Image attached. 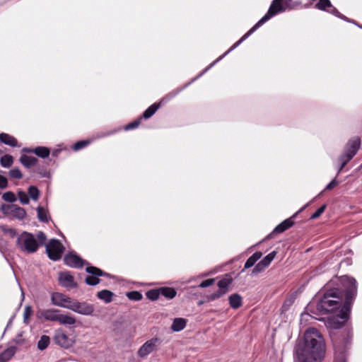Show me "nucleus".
Returning <instances> with one entry per match:
<instances>
[{"label":"nucleus","mask_w":362,"mask_h":362,"mask_svg":"<svg viewBox=\"0 0 362 362\" xmlns=\"http://www.w3.org/2000/svg\"><path fill=\"white\" fill-rule=\"evenodd\" d=\"M37 217L40 221H41L42 222L48 221L47 211L43 207H41V206L37 207Z\"/></svg>","instance_id":"obj_31"},{"label":"nucleus","mask_w":362,"mask_h":362,"mask_svg":"<svg viewBox=\"0 0 362 362\" xmlns=\"http://www.w3.org/2000/svg\"><path fill=\"white\" fill-rule=\"evenodd\" d=\"M127 296L128 297V298L129 300H140L142 299V297H143L142 294L140 292L136 291L128 292L127 293Z\"/></svg>","instance_id":"obj_34"},{"label":"nucleus","mask_w":362,"mask_h":362,"mask_svg":"<svg viewBox=\"0 0 362 362\" xmlns=\"http://www.w3.org/2000/svg\"><path fill=\"white\" fill-rule=\"evenodd\" d=\"M338 185V182L334 179L327 186L325 189L330 190Z\"/></svg>","instance_id":"obj_49"},{"label":"nucleus","mask_w":362,"mask_h":362,"mask_svg":"<svg viewBox=\"0 0 362 362\" xmlns=\"http://www.w3.org/2000/svg\"><path fill=\"white\" fill-rule=\"evenodd\" d=\"M176 291L170 287L160 288V294L167 298L172 299L176 296Z\"/></svg>","instance_id":"obj_25"},{"label":"nucleus","mask_w":362,"mask_h":362,"mask_svg":"<svg viewBox=\"0 0 362 362\" xmlns=\"http://www.w3.org/2000/svg\"><path fill=\"white\" fill-rule=\"evenodd\" d=\"M64 261L67 266L74 268H81L85 264L80 257L71 253L66 255Z\"/></svg>","instance_id":"obj_14"},{"label":"nucleus","mask_w":362,"mask_h":362,"mask_svg":"<svg viewBox=\"0 0 362 362\" xmlns=\"http://www.w3.org/2000/svg\"><path fill=\"white\" fill-rule=\"evenodd\" d=\"M35 238L37 240L38 244H40V246L45 243V242L46 240V235L43 232L40 231L37 233Z\"/></svg>","instance_id":"obj_42"},{"label":"nucleus","mask_w":362,"mask_h":362,"mask_svg":"<svg viewBox=\"0 0 362 362\" xmlns=\"http://www.w3.org/2000/svg\"><path fill=\"white\" fill-rule=\"evenodd\" d=\"M32 314V309L30 306H26L25 308L23 317H24V322L28 323V320L30 318V315Z\"/></svg>","instance_id":"obj_44"},{"label":"nucleus","mask_w":362,"mask_h":362,"mask_svg":"<svg viewBox=\"0 0 362 362\" xmlns=\"http://www.w3.org/2000/svg\"><path fill=\"white\" fill-rule=\"evenodd\" d=\"M0 141L12 147L18 146L16 139L6 133L0 134Z\"/></svg>","instance_id":"obj_18"},{"label":"nucleus","mask_w":362,"mask_h":362,"mask_svg":"<svg viewBox=\"0 0 362 362\" xmlns=\"http://www.w3.org/2000/svg\"><path fill=\"white\" fill-rule=\"evenodd\" d=\"M28 194L33 200H37L39 197V190L35 186H30L28 188Z\"/></svg>","instance_id":"obj_37"},{"label":"nucleus","mask_w":362,"mask_h":362,"mask_svg":"<svg viewBox=\"0 0 362 362\" xmlns=\"http://www.w3.org/2000/svg\"><path fill=\"white\" fill-rule=\"evenodd\" d=\"M332 4L329 0H320L316 4V8L320 10H326L327 8H331Z\"/></svg>","instance_id":"obj_35"},{"label":"nucleus","mask_w":362,"mask_h":362,"mask_svg":"<svg viewBox=\"0 0 362 362\" xmlns=\"http://www.w3.org/2000/svg\"><path fill=\"white\" fill-rule=\"evenodd\" d=\"M356 292V281L354 278L347 276L334 278L327 284L317 309L324 314L333 312L341 305L344 296L346 298L345 308H348Z\"/></svg>","instance_id":"obj_1"},{"label":"nucleus","mask_w":362,"mask_h":362,"mask_svg":"<svg viewBox=\"0 0 362 362\" xmlns=\"http://www.w3.org/2000/svg\"><path fill=\"white\" fill-rule=\"evenodd\" d=\"M88 144V141H81L75 144L74 145V149L75 150H80L83 148H84L87 144Z\"/></svg>","instance_id":"obj_47"},{"label":"nucleus","mask_w":362,"mask_h":362,"mask_svg":"<svg viewBox=\"0 0 362 362\" xmlns=\"http://www.w3.org/2000/svg\"><path fill=\"white\" fill-rule=\"evenodd\" d=\"M16 246L20 251L32 254L38 250L40 244L33 234L24 231L18 236Z\"/></svg>","instance_id":"obj_4"},{"label":"nucleus","mask_w":362,"mask_h":362,"mask_svg":"<svg viewBox=\"0 0 362 362\" xmlns=\"http://www.w3.org/2000/svg\"><path fill=\"white\" fill-rule=\"evenodd\" d=\"M37 173L40 174L42 175V177L48 176V173L47 171H43V172L37 171Z\"/></svg>","instance_id":"obj_54"},{"label":"nucleus","mask_w":362,"mask_h":362,"mask_svg":"<svg viewBox=\"0 0 362 362\" xmlns=\"http://www.w3.org/2000/svg\"><path fill=\"white\" fill-rule=\"evenodd\" d=\"M140 119H138L136 121H134V122H132L129 124H128L127 126H126V129L127 130H129V129H134V128H136L137 127H139V124H140Z\"/></svg>","instance_id":"obj_46"},{"label":"nucleus","mask_w":362,"mask_h":362,"mask_svg":"<svg viewBox=\"0 0 362 362\" xmlns=\"http://www.w3.org/2000/svg\"><path fill=\"white\" fill-rule=\"evenodd\" d=\"M17 348L15 346H11L0 354V362L9 361L16 354Z\"/></svg>","instance_id":"obj_16"},{"label":"nucleus","mask_w":362,"mask_h":362,"mask_svg":"<svg viewBox=\"0 0 362 362\" xmlns=\"http://www.w3.org/2000/svg\"><path fill=\"white\" fill-rule=\"evenodd\" d=\"M41 316L46 320L57 322L62 325H74L76 318L70 315L62 314L56 309H47L41 312Z\"/></svg>","instance_id":"obj_5"},{"label":"nucleus","mask_w":362,"mask_h":362,"mask_svg":"<svg viewBox=\"0 0 362 362\" xmlns=\"http://www.w3.org/2000/svg\"><path fill=\"white\" fill-rule=\"evenodd\" d=\"M86 271L90 274L86 278V283L90 286L98 284L100 283L99 276H108L107 274L95 267H87Z\"/></svg>","instance_id":"obj_10"},{"label":"nucleus","mask_w":362,"mask_h":362,"mask_svg":"<svg viewBox=\"0 0 362 362\" xmlns=\"http://www.w3.org/2000/svg\"><path fill=\"white\" fill-rule=\"evenodd\" d=\"M187 325V320L182 317L175 318L172 325L171 329L173 332H180Z\"/></svg>","instance_id":"obj_20"},{"label":"nucleus","mask_w":362,"mask_h":362,"mask_svg":"<svg viewBox=\"0 0 362 362\" xmlns=\"http://www.w3.org/2000/svg\"><path fill=\"white\" fill-rule=\"evenodd\" d=\"M49 337L47 335H42L37 342V348L40 350L45 349L49 344Z\"/></svg>","instance_id":"obj_29"},{"label":"nucleus","mask_w":362,"mask_h":362,"mask_svg":"<svg viewBox=\"0 0 362 362\" xmlns=\"http://www.w3.org/2000/svg\"><path fill=\"white\" fill-rule=\"evenodd\" d=\"M69 309L83 315H90L94 312L93 305L86 302H79L74 299Z\"/></svg>","instance_id":"obj_9"},{"label":"nucleus","mask_w":362,"mask_h":362,"mask_svg":"<svg viewBox=\"0 0 362 362\" xmlns=\"http://www.w3.org/2000/svg\"><path fill=\"white\" fill-rule=\"evenodd\" d=\"M325 354V344L320 332L313 327L308 328L304 334V341L298 344L296 358L299 362L321 361Z\"/></svg>","instance_id":"obj_2"},{"label":"nucleus","mask_w":362,"mask_h":362,"mask_svg":"<svg viewBox=\"0 0 362 362\" xmlns=\"http://www.w3.org/2000/svg\"><path fill=\"white\" fill-rule=\"evenodd\" d=\"M300 3L293 1L292 0H274L267 11V13L252 28H250L238 42H236L224 54L226 55L232 49L238 47L243 41L247 38L259 27L265 22L280 12L286 10L295 9L300 6Z\"/></svg>","instance_id":"obj_3"},{"label":"nucleus","mask_w":362,"mask_h":362,"mask_svg":"<svg viewBox=\"0 0 362 362\" xmlns=\"http://www.w3.org/2000/svg\"><path fill=\"white\" fill-rule=\"evenodd\" d=\"M27 152H33L37 156L45 158L49 155V149L45 146H38L33 150H25Z\"/></svg>","instance_id":"obj_24"},{"label":"nucleus","mask_w":362,"mask_h":362,"mask_svg":"<svg viewBox=\"0 0 362 362\" xmlns=\"http://www.w3.org/2000/svg\"><path fill=\"white\" fill-rule=\"evenodd\" d=\"M265 268H266L265 266L263 265L262 263H261V262H259L255 266L254 269L252 271V274H256L260 273V272H263Z\"/></svg>","instance_id":"obj_41"},{"label":"nucleus","mask_w":362,"mask_h":362,"mask_svg":"<svg viewBox=\"0 0 362 362\" xmlns=\"http://www.w3.org/2000/svg\"><path fill=\"white\" fill-rule=\"evenodd\" d=\"M294 222L290 218H287L284 220L283 222H281L280 224H279L274 230V233H281L286 230L287 229L290 228L293 225Z\"/></svg>","instance_id":"obj_19"},{"label":"nucleus","mask_w":362,"mask_h":362,"mask_svg":"<svg viewBox=\"0 0 362 362\" xmlns=\"http://www.w3.org/2000/svg\"><path fill=\"white\" fill-rule=\"evenodd\" d=\"M20 161L25 168H30L37 163V159L33 156L23 155L20 158Z\"/></svg>","instance_id":"obj_22"},{"label":"nucleus","mask_w":362,"mask_h":362,"mask_svg":"<svg viewBox=\"0 0 362 362\" xmlns=\"http://www.w3.org/2000/svg\"><path fill=\"white\" fill-rule=\"evenodd\" d=\"M161 341L157 337L151 338L146 341L138 350L137 354L141 358H145L153 351H156L160 344Z\"/></svg>","instance_id":"obj_7"},{"label":"nucleus","mask_w":362,"mask_h":362,"mask_svg":"<svg viewBox=\"0 0 362 362\" xmlns=\"http://www.w3.org/2000/svg\"><path fill=\"white\" fill-rule=\"evenodd\" d=\"M325 209H326V205L324 204L322 206H321L312 216H311V218L312 219H315V218H317L318 217H320L323 213L324 211H325Z\"/></svg>","instance_id":"obj_40"},{"label":"nucleus","mask_w":362,"mask_h":362,"mask_svg":"<svg viewBox=\"0 0 362 362\" xmlns=\"http://www.w3.org/2000/svg\"><path fill=\"white\" fill-rule=\"evenodd\" d=\"M1 210L6 216H11L19 220L23 219L26 216L25 209L15 204H2Z\"/></svg>","instance_id":"obj_8"},{"label":"nucleus","mask_w":362,"mask_h":362,"mask_svg":"<svg viewBox=\"0 0 362 362\" xmlns=\"http://www.w3.org/2000/svg\"><path fill=\"white\" fill-rule=\"evenodd\" d=\"M334 362H346L345 356L343 354L336 356Z\"/></svg>","instance_id":"obj_50"},{"label":"nucleus","mask_w":362,"mask_h":362,"mask_svg":"<svg viewBox=\"0 0 362 362\" xmlns=\"http://www.w3.org/2000/svg\"><path fill=\"white\" fill-rule=\"evenodd\" d=\"M359 146L360 140L358 139L351 140L346 145L345 153H347L349 158H353L356 154Z\"/></svg>","instance_id":"obj_15"},{"label":"nucleus","mask_w":362,"mask_h":362,"mask_svg":"<svg viewBox=\"0 0 362 362\" xmlns=\"http://www.w3.org/2000/svg\"><path fill=\"white\" fill-rule=\"evenodd\" d=\"M276 255V252L275 251H272L269 254H268L267 256H265L260 262L262 263L263 265L265 266L267 268L272 262V260L274 259L275 256Z\"/></svg>","instance_id":"obj_30"},{"label":"nucleus","mask_w":362,"mask_h":362,"mask_svg":"<svg viewBox=\"0 0 362 362\" xmlns=\"http://www.w3.org/2000/svg\"><path fill=\"white\" fill-rule=\"evenodd\" d=\"M292 303L293 300L291 299H287L284 301L282 308L284 309H287Z\"/></svg>","instance_id":"obj_51"},{"label":"nucleus","mask_w":362,"mask_h":362,"mask_svg":"<svg viewBox=\"0 0 362 362\" xmlns=\"http://www.w3.org/2000/svg\"><path fill=\"white\" fill-rule=\"evenodd\" d=\"M46 252L50 259L57 261L62 257L64 246L59 240L52 239L46 245Z\"/></svg>","instance_id":"obj_6"},{"label":"nucleus","mask_w":362,"mask_h":362,"mask_svg":"<svg viewBox=\"0 0 362 362\" xmlns=\"http://www.w3.org/2000/svg\"><path fill=\"white\" fill-rule=\"evenodd\" d=\"M146 297L151 300H157L160 294V288L159 289H152L146 292Z\"/></svg>","instance_id":"obj_32"},{"label":"nucleus","mask_w":362,"mask_h":362,"mask_svg":"<svg viewBox=\"0 0 362 362\" xmlns=\"http://www.w3.org/2000/svg\"><path fill=\"white\" fill-rule=\"evenodd\" d=\"M8 185L7 178L0 175V188L5 189Z\"/></svg>","instance_id":"obj_48"},{"label":"nucleus","mask_w":362,"mask_h":362,"mask_svg":"<svg viewBox=\"0 0 362 362\" xmlns=\"http://www.w3.org/2000/svg\"><path fill=\"white\" fill-rule=\"evenodd\" d=\"M2 198L4 201L14 202L16 200L15 194L12 192H6L3 194Z\"/></svg>","instance_id":"obj_38"},{"label":"nucleus","mask_w":362,"mask_h":362,"mask_svg":"<svg viewBox=\"0 0 362 362\" xmlns=\"http://www.w3.org/2000/svg\"><path fill=\"white\" fill-rule=\"evenodd\" d=\"M330 10H328L329 12L333 13L334 15L335 16H340V13L337 10V8H334V7H331L329 8Z\"/></svg>","instance_id":"obj_52"},{"label":"nucleus","mask_w":362,"mask_h":362,"mask_svg":"<svg viewBox=\"0 0 362 362\" xmlns=\"http://www.w3.org/2000/svg\"><path fill=\"white\" fill-rule=\"evenodd\" d=\"M230 306L233 309H238L243 305V298L238 293H233L228 297Z\"/></svg>","instance_id":"obj_17"},{"label":"nucleus","mask_w":362,"mask_h":362,"mask_svg":"<svg viewBox=\"0 0 362 362\" xmlns=\"http://www.w3.org/2000/svg\"><path fill=\"white\" fill-rule=\"evenodd\" d=\"M159 104L154 103L151 105L150 107H148L143 113L142 117L144 119H148L151 116H153L155 112L157 111V110L159 108Z\"/></svg>","instance_id":"obj_26"},{"label":"nucleus","mask_w":362,"mask_h":362,"mask_svg":"<svg viewBox=\"0 0 362 362\" xmlns=\"http://www.w3.org/2000/svg\"><path fill=\"white\" fill-rule=\"evenodd\" d=\"M13 163V158L12 156L9 154H6L3 156L0 159V163L4 168H9L12 165Z\"/></svg>","instance_id":"obj_27"},{"label":"nucleus","mask_w":362,"mask_h":362,"mask_svg":"<svg viewBox=\"0 0 362 362\" xmlns=\"http://www.w3.org/2000/svg\"><path fill=\"white\" fill-rule=\"evenodd\" d=\"M352 159V158H349L347 153H344L341 156L339 160L341 162V166L339 169L338 174L342 170V169L345 167V165Z\"/></svg>","instance_id":"obj_33"},{"label":"nucleus","mask_w":362,"mask_h":362,"mask_svg":"<svg viewBox=\"0 0 362 362\" xmlns=\"http://www.w3.org/2000/svg\"><path fill=\"white\" fill-rule=\"evenodd\" d=\"M231 283V279H223L218 282V290L220 291H224V294L228 292V286Z\"/></svg>","instance_id":"obj_28"},{"label":"nucleus","mask_w":362,"mask_h":362,"mask_svg":"<svg viewBox=\"0 0 362 362\" xmlns=\"http://www.w3.org/2000/svg\"><path fill=\"white\" fill-rule=\"evenodd\" d=\"M9 176L11 178L19 180L23 177V174L18 168H12L11 170H10Z\"/></svg>","instance_id":"obj_36"},{"label":"nucleus","mask_w":362,"mask_h":362,"mask_svg":"<svg viewBox=\"0 0 362 362\" xmlns=\"http://www.w3.org/2000/svg\"><path fill=\"white\" fill-rule=\"evenodd\" d=\"M73 299L62 293H53L51 296L52 303L56 306L69 309Z\"/></svg>","instance_id":"obj_11"},{"label":"nucleus","mask_w":362,"mask_h":362,"mask_svg":"<svg viewBox=\"0 0 362 362\" xmlns=\"http://www.w3.org/2000/svg\"><path fill=\"white\" fill-rule=\"evenodd\" d=\"M214 281H215L214 279H209L203 281L199 284V286L201 288H206V287L211 286L214 283Z\"/></svg>","instance_id":"obj_45"},{"label":"nucleus","mask_w":362,"mask_h":362,"mask_svg":"<svg viewBox=\"0 0 362 362\" xmlns=\"http://www.w3.org/2000/svg\"><path fill=\"white\" fill-rule=\"evenodd\" d=\"M18 197L23 204H28L29 203V198L25 192L19 191L18 192Z\"/></svg>","instance_id":"obj_39"},{"label":"nucleus","mask_w":362,"mask_h":362,"mask_svg":"<svg viewBox=\"0 0 362 362\" xmlns=\"http://www.w3.org/2000/svg\"><path fill=\"white\" fill-rule=\"evenodd\" d=\"M224 295V291H220L219 290L213 293L210 296H208L209 300H214L223 296Z\"/></svg>","instance_id":"obj_43"},{"label":"nucleus","mask_w":362,"mask_h":362,"mask_svg":"<svg viewBox=\"0 0 362 362\" xmlns=\"http://www.w3.org/2000/svg\"><path fill=\"white\" fill-rule=\"evenodd\" d=\"M262 256L261 252H256L252 256H250L246 261L244 265V269H249L254 266L257 260H259Z\"/></svg>","instance_id":"obj_21"},{"label":"nucleus","mask_w":362,"mask_h":362,"mask_svg":"<svg viewBox=\"0 0 362 362\" xmlns=\"http://www.w3.org/2000/svg\"><path fill=\"white\" fill-rule=\"evenodd\" d=\"M114 293L109 290H103L98 292L97 296L99 299L103 300L105 303H108L112 300Z\"/></svg>","instance_id":"obj_23"},{"label":"nucleus","mask_w":362,"mask_h":362,"mask_svg":"<svg viewBox=\"0 0 362 362\" xmlns=\"http://www.w3.org/2000/svg\"><path fill=\"white\" fill-rule=\"evenodd\" d=\"M59 284L67 288L72 289L78 287L77 283L74 281V277L69 272H60L58 276Z\"/></svg>","instance_id":"obj_12"},{"label":"nucleus","mask_w":362,"mask_h":362,"mask_svg":"<svg viewBox=\"0 0 362 362\" xmlns=\"http://www.w3.org/2000/svg\"><path fill=\"white\" fill-rule=\"evenodd\" d=\"M54 341L57 345L64 349L70 348L74 344V341L61 329L56 331Z\"/></svg>","instance_id":"obj_13"},{"label":"nucleus","mask_w":362,"mask_h":362,"mask_svg":"<svg viewBox=\"0 0 362 362\" xmlns=\"http://www.w3.org/2000/svg\"><path fill=\"white\" fill-rule=\"evenodd\" d=\"M8 233L12 236H15L16 235V232L14 229L10 228L8 230Z\"/></svg>","instance_id":"obj_53"}]
</instances>
